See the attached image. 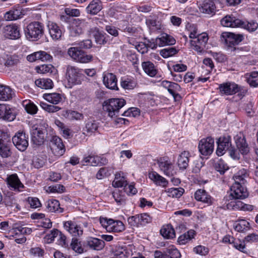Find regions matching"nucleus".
<instances>
[{
  "mask_svg": "<svg viewBox=\"0 0 258 258\" xmlns=\"http://www.w3.org/2000/svg\"><path fill=\"white\" fill-rule=\"evenodd\" d=\"M246 174L244 170L240 171L234 175V183L231 187L229 198L231 200H242L248 197V192L244 184Z\"/></svg>",
  "mask_w": 258,
  "mask_h": 258,
  "instance_id": "f257e3e1",
  "label": "nucleus"
},
{
  "mask_svg": "<svg viewBox=\"0 0 258 258\" xmlns=\"http://www.w3.org/2000/svg\"><path fill=\"white\" fill-rule=\"evenodd\" d=\"M125 101L123 98H111L105 101L103 106L104 110L110 117L118 116L119 110L125 104Z\"/></svg>",
  "mask_w": 258,
  "mask_h": 258,
  "instance_id": "f03ea898",
  "label": "nucleus"
},
{
  "mask_svg": "<svg viewBox=\"0 0 258 258\" xmlns=\"http://www.w3.org/2000/svg\"><path fill=\"white\" fill-rule=\"evenodd\" d=\"M222 37L224 39L225 43L229 51L239 52V48L236 47V45L242 41L243 39L242 35L231 32H224L222 33Z\"/></svg>",
  "mask_w": 258,
  "mask_h": 258,
  "instance_id": "7ed1b4c3",
  "label": "nucleus"
},
{
  "mask_svg": "<svg viewBox=\"0 0 258 258\" xmlns=\"http://www.w3.org/2000/svg\"><path fill=\"white\" fill-rule=\"evenodd\" d=\"M84 75L83 70L74 66H68L66 70V78L71 86L81 84Z\"/></svg>",
  "mask_w": 258,
  "mask_h": 258,
  "instance_id": "20e7f679",
  "label": "nucleus"
},
{
  "mask_svg": "<svg viewBox=\"0 0 258 258\" xmlns=\"http://www.w3.org/2000/svg\"><path fill=\"white\" fill-rule=\"evenodd\" d=\"M43 25L39 22H33L28 24L25 30L27 38L32 40L40 39L44 33Z\"/></svg>",
  "mask_w": 258,
  "mask_h": 258,
  "instance_id": "39448f33",
  "label": "nucleus"
},
{
  "mask_svg": "<svg viewBox=\"0 0 258 258\" xmlns=\"http://www.w3.org/2000/svg\"><path fill=\"white\" fill-rule=\"evenodd\" d=\"M68 55L75 61L80 63H88L93 60V56L88 54L77 47H72L68 50Z\"/></svg>",
  "mask_w": 258,
  "mask_h": 258,
  "instance_id": "423d86ee",
  "label": "nucleus"
},
{
  "mask_svg": "<svg viewBox=\"0 0 258 258\" xmlns=\"http://www.w3.org/2000/svg\"><path fill=\"white\" fill-rule=\"evenodd\" d=\"M30 132L31 141L36 146L43 144L46 133L45 126L41 124L34 125L32 126Z\"/></svg>",
  "mask_w": 258,
  "mask_h": 258,
  "instance_id": "0eeeda50",
  "label": "nucleus"
},
{
  "mask_svg": "<svg viewBox=\"0 0 258 258\" xmlns=\"http://www.w3.org/2000/svg\"><path fill=\"white\" fill-rule=\"evenodd\" d=\"M49 147L52 154L56 157L61 156L66 151L62 140L57 136L52 137L49 143Z\"/></svg>",
  "mask_w": 258,
  "mask_h": 258,
  "instance_id": "6e6552de",
  "label": "nucleus"
},
{
  "mask_svg": "<svg viewBox=\"0 0 258 258\" xmlns=\"http://www.w3.org/2000/svg\"><path fill=\"white\" fill-rule=\"evenodd\" d=\"M208 40V36L207 33L199 34L195 39L190 40L191 47L197 52L201 53L203 51Z\"/></svg>",
  "mask_w": 258,
  "mask_h": 258,
  "instance_id": "1a4fd4ad",
  "label": "nucleus"
},
{
  "mask_svg": "<svg viewBox=\"0 0 258 258\" xmlns=\"http://www.w3.org/2000/svg\"><path fill=\"white\" fill-rule=\"evenodd\" d=\"M157 164L160 170L168 176H172L176 173L172 163L166 158H160L157 160Z\"/></svg>",
  "mask_w": 258,
  "mask_h": 258,
  "instance_id": "9d476101",
  "label": "nucleus"
},
{
  "mask_svg": "<svg viewBox=\"0 0 258 258\" xmlns=\"http://www.w3.org/2000/svg\"><path fill=\"white\" fill-rule=\"evenodd\" d=\"M214 140L211 137L202 139L199 144V150L203 155L207 156L212 153L214 150Z\"/></svg>",
  "mask_w": 258,
  "mask_h": 258,
  "instance_id": "9b49d317",
  "label": "nucleus"
},
{
  "mask_svg": "<svg viewBox=\"0 0 258 258\" xmlns=\"http://www.w3.org/2000/svg\"><path fill=\"white\" fill-rule=\"evenodd\" d=\"M217 143L216 154L219 156L224 155L226 151H228L232 147L231 139L229 136L219 138Z\"/></svg>",
  "mask_w": 258,
  "mask_h": 258,
  "instance_id": "f8f14e48",
  "label": "nucleus"
},
{
  "mask_svg": "<svg viewBox=\"0 0 258 258\" xmlns=\"http://www.w3.org/2000/svg\"><path fill=\"white\" fill-rule=\"evenodd\" d=\"M2 34L5 38L11 39H17L20 37L19 27L15 24L4 26L2 29Z\"/></svg>",
  "mask_w": 258,
  "mask_h": 258,
  "instance_id": "ddd939ff",
  "label": "nucleus"
},
{
  "mask_svg": "<svg viewBox=\"0 0 258 258\" xmlns=\"http://www.w3.org/2000/svg\"><path fill=\"white\" fill-rule=\"evenodd\" d=\"M175 43L174 38L166 33H163L155 39V41L151 43L149 47L152 49H155L157 46L162 47L165 45H172Z\"/></svg>",
  "mask_w": 258,
  "mask_h": 258,
  "instance_id": "4468645a",
  "label": "nucleus"
},
{
  "mask_svg": "<svg viewBox=\"0 0 258 258\" xmlns=\"http://www.w3.org/2000/svg\"><path fill=\"white\" fill-rule=\"evenodd\" d=\"M28 138L25 133L18 132L13 137L12 141L16 147L21 151H24L28 146Z\"/></svg>",
  "mask_w": 258,
  "mask_h": 258,
  "instance_id": "2eb2a0df",
  "label": "nucleus"
},
{
  "mask_svg": "<svg viewBox=\"0 0 258 258\" xmlns=\"http://www.w3.org/2000/svg\"><path fill=\"white\" fill-rule=\"evenodd\" d=\"M219 92L221 95H232L240 90V87L233 82H226L219 86Z\"/></svg>",
  "mask_w": 258,
  "mask_h": 258,
  "instance_id": "dca6fc26",
  "label": "nucleus"
},
{
  "mask_svg": "<svg viewBox=\"0 0 258 258\" xmlns=\"http://www.w3.org/2000/svg\"><path fill=\"white\" fill-rule=\"evenodd\" d=\"M63 227L74 237H80L83 235L82 228L74 221L70 220L64 222Z\"/></svg>",
  "mask_w": 258,
  "mask_h": 258,
  "instance_id": "f3484780",
  "label": "nucleus"
},
{
  "mask_svg": "<svg viewBox=\"0 0 258 258\" xmlns=\"http://www.w3.org/2000/svg\"><path fill=\"white\" fill-rule=\"evenodd\" d=\"M105 246V242L102 239L94 237H89L84 242V247L94 250H102Z\"/></svg>",
  "mask_w": 258,
  "mask_h": 258,
  "instance_id": "a211bd4d",
  "label": "nucleus"
},
{
  "mask_svg": "<svg viewBox=\"0 0 258 258\" xmlns=\"http://www.w3.org/2000/svg\"><path fill=\"white\" fill-rule=\"evenodd\" d=\"M9 187L15 191H20L24 186L16 174L8 176L6 179Z\"/></svg>",
  "mask_w": 258,
  "mask_h": 258,
  "instance_id": "6ab92c4d",
  "label": "nucleus"
},
{
  "mask_svg": "<svg viewBox=\"0 0 258 258\" xmlns=\"http://www.w3.org/2000/svg\"><path fill=\"white\" fill-rule=\"evenodd\" d=\"M16 115L9 105L0 104V119L11 121L15 119Z\"/></svg>",
  "mask_w": 258,
  "mask_h": 258,
  "instance_id": "aec40b11",
  "label": "nucleus"
},
{
  "mask_svg": "<svg viewBox=\"0 0 258 258\" xmlns=\"http://www.w3.org/2000/svg\"><path fill=\"white\" fill-rule=\"evenodd\" d=\"M161 86L167 89L174 99L179 96L177 92L181 90V87L178 84L164 80L161 82Z\"/></svg>",
  "mask_w": 258,
  "mask_h": 258,
  "instance_id": "412c9836",
  "label": "nucleus"
},
{
  "mask_svg": "<svg viewBox=\"0 0 258 258\" xmlns=\"http://www.w3.org/2000/svg\"><path fill=\"white\" fill-rule=\"evenodd\" d=\"M199 7L200 11L202 13L213 14L215 12L216 6L213 0H203Z\"/></svg>",
  "mask_w": 258,
  "mask_h": 258,
  "instance_id": "4be33fe9",
  "label": "nucleus"
},
{
  "mask_svg": "<svg viewBox=\"0 0 258 258\" xmlns=\"http://www.w3.org/2000/svg\"><path fill=\"white\" fill-rule=\"evenodd\" d=\"M117 78L112 73H106L104 75L103 82L104 85L111 90H118Z\"/></svg>",
  "mask_w": 258,
  "mask_h": 258,
  "instance_id": "5701e85b",
  "label": "nucleus"
},
{
  "mask_svg": "<svg viewBox=\"0 0 258 258\" xmlns=\"http://www.w3.org/2000/svg\"><path fill=\"white\" fill-rule=\"evenodd\" d=\"M91 32L94 37L97 43L104 45L108 42L109 37L104 32L99 31L96 27L91 29Z\"/></svg>",
  "mask_w": 258,
  "mask_h": 258,
  "instance_id": "b1692460",
  "label": "nucleus"
},
{
  "mask_svg": "<svg viewBox=\"0 0 258 258\" xmlns=\"http://www.w3.org/2000/svg\"><path fill=\"white\" fill-rule=\"evenodd\" d=\"M103 9L102 3L100 0H92L86 8L87 14L91 15H97Z\"/></svg>",
  "mask_w": 258,
  "mask_h": 258,
  "instance_id": "393cba45",
  "label": "nucleus"
},
{
  "mask_svg": "<svg viewBox=\"0 0 258 258\" xmlns=\"http://www.w3.org/2000/svg\"><path fill=\"white\" fill-rule=\"evenodd\" d=\"M84 21L79 19H74L70 28V35L75 37L83 32Z\"/></svg>",
  "mask_w": 258,
  "mask_h": 258,
  "instance_id": "a878e982",
  "label": "nucleus"
},
{
  "mask_svg": "<svg viewBox=\"0 0 258 258\" xmlns=\"http://www.w3.org/2000/svg\"><path fill=\"white\" fill-rule=\"evenodd\" d=\"M15 95L14 91L8 86L0 85V100L3 101L12 99Z\"/></svg>",
  "mask_w": 258,
  "mask_h": 258,
  "instance_id": "bb28decb",
  "label": "nucleus"
},
{
  "mask_svg": "<svg viewBox=\"0 0 258 258\" xmlns=\"http://www.w3.org/2000/svg\"><path fill=\"white\" fill-rule=\"evenodd\" d=\"M47 26L49 34L52 39L57 40L61 38L62 34V31L56 23L49 22Z\"/></svg>",
  "mask_w": 258,
  "mask_h": 258,
  "instance_id": "cd10ccee",
  "label": "nucleus"
},
{
  "mask_svg": "<svg viewBox=\"0 0 258 258\" xmlns=\"http://www.w3.org/2000/svg\"><path fill=\"white\" fill-rule=\"evenodd\" d=\"M235 143L239 151L243 154H246L249 152V148L246 142L244 136L239 134L235 137Z\"/></svg>",
  "mask_w": 258,
  "mask_h": 258,
  "instance_id": "c85d7f7f",
  "label": "nucleus"
},
{
  "mask_svg": "<svg viewBox=\"0 0 258 258\" xmlns=\"http://www.w3.org/2000/svg\"><path fill=\"white\" fill-rule=\"evenodd\" d=\"M241 20L232 16H226L221 20V25L227 27H236L239 26Z\"/></svg>",
  "mask_w": 258,
  "mask_h": 258,
  "instance_id": "c756f323",
  "label": "nucleus"
},
{
  "mask_svg": "<svg viewBox=\"0 0 258 258\" xmlns=\"http://www.w3.org/2000/svg\"><path fill=\"white\" fill-rule=\"evenodd\" d=\"M61 115L71 120H81L84 119V115L82 113L71 109L63 110Z\"/></svg>",
  "mask_w": 258,
  "mask_h": 258,
  "instance_id": "7c9ffc66",
  "label": "nucleus"
},
{
  "mask_svg": "<svg viewBox=\"0 0 258 258\" xmlns=\"http://www.w3.org/2000/svg\"><path fill=\"white\" fill-rule=\"evenodd\" d=\"M99 126L98 122L93 119H89L85 124L83 130V134L86 136H91L97 131Z\"/></svg>",
  "mask_w": 258,
  "mask_h": 258,
  "instance_id": "2f4dec72",
  "label": "nucleus"
},
{
  "mask_svg": "<svg viewBox=\"0 0 258 258\" xmlns=\"http://www.w3.org/2000/svg\"><path fill=\"white\" fill-rule=\"evenodd\" d=\"M195 198L199 201L208 204L212 203L211 197L204 189H200L195 193Z\"/></svg>",
  "mask_w": 258,
  "mask_h": 258,
  "instance_id": "473e14b6",
  "label": "nucleus"
},
{
  "mask_svg": "<svg viewBox=\"0 0 258 258\" xmlns=\"http://www.w3.org/2000/svg\"><path fill=\"white\" fill-rule=\"evenodd\" d=\"M190 156L189 152L186 151L182 152L179 155L178 158L177 164L180 169H185L187 167Z\"/></svg>",
  "mask_w": 258,
  "mask_h": 258,
  "instance_id": "72a5a7b5",
  "label": "nucleus"
},
{
  "mask_svg": "<svg viewBox=\"0 0 258 258\" xmlns=\"http://www.w3.org/2000/svg\"><path fill=\"white\" fill-rule=\"evenodd\" d=\"M149 177L157 185L165 187L168 184V181L156 172L153 171L149 173Z\"/></svg>",
  "mask_w": 258,
  "mask_h": 258,
  "instance_id": "f704fd0d",
  "label": "nucleus"
},
{
  "mask_svg": "<svg viewBox=\"0 0 258 258\" xmlns=\"http://www.w3.org/2000/svg\"><path fill=\"white\" fill-rule=\"evenodd\" d=\"M142 67L145 73L151 77L155 76L158 72L154 64L150 61L143 62Z\"/></svg>",
  "mask_w": 258,
  "mask_h": 258,
  "instance_id": "c9c22d12",
  "label": "nucleus"
},
{
  "mask_svg": "<svg viewBox=\"0 0 258 258\" xmlns=\"http://www.w3.org/2000/svg\"><path fill=\"white\" fill-rule=\"evenodd\" d=\"M58 201L54 199L49 200L46 202V208L48 211L50 212L62 213L63 209L59 207Z\"/></svg>",
  "mask_w": 258,
  "mask_h": 258,
  "instance_id": "e433bc0d",
  "label": "nucleus"
},
{
  "mask_svg": "<svg viewBox=\"0 0 258 258\" xmlns=\"http://www.w3.org/2000/svg\"><path fill=\"white\" fill-rule=\"evenodd\" d=\"M160 233L167 239H172L175 237V231L170 224L164 225L160 230Z\"/></svg>",
  "mask_w": 258,
  "mask_h": 258,
  "instance_id": "4c0bfd02",
  "label": "nucleus"
},
{
  "mask_svg": "<svg viewBox=\"0 0 258 258\" xmlns=\"http://www.w3.org/2000/svg\"><path fill=\"white\" fill-rule=\"evenodd\" d=\"M23 15L22 12L19 9H12L6 12L4 19L6 21H13L21 18Z\"/></svg>",
  "mask_w": 258,
  "mask_h": 258,
  "instance_id": "58836bf2",
  "label": "nucleus"
},
{
  "mask_svg": "<svg viewBox=\"0 0 258 258\" xmlns=\"http://www.w3.org/2000/svg\"><path fill=\"white\" fill-rule=\"evenodd\" d=\"M22 105L26 111L30 114H35L37 112L38 108L33 102L29 100H25L22 101Z\"/></svg>",
  "mask_w": 258,
  "mask_h": 258,
  "instance_id": "ea45409f",
  "label": "nucleus"
},
{
  "mask_svg": "<svg viewBox=\"0 0 258 258\" xmlns=\"http://www.w3.org/2000/svg\"><path fill=\"white\" fill-rule=\"evenodd\" d=\"M43 97L46 101L53 104H57L62 100L61 95L57 93L45 94Z\"/></svg>",
  "mask_w": 258,
  "mask_h": 258,
  "instance_id": "a19ab883",
  "label": "nucleus"
},
{
  "mask_svg": "<svg viewBox=\"0 0 258 258\" xmlns=\"http://www.w3.org/2000/svg\"><path fill=\"white\" fill-rule=\"evenodd\" d=\"M195 231L193 230H190L182 235H181L177 240L178 243L180 244H185L194 237Z\"/></svg>",
  "mask_w": 258,
  "mask_h": 258,
  "instance_id": "79ce46f5",
  "label": "nucleus"
},
{
  "mask_svg": "<svg viewBox=\"0 0 258 258\" xmlns=\"http://www.w3.org/2000/svg\"><path fill=\"white\" fill-rule=\"evenodd\" d=\"M35 84L38 87L45 89L52 88L53 85L52 80L48 78L37 79L35 81Z\"/></svg>",
  "mask_w": 258,
  "mask_h": 258,
  "instance_id": "37998d69",
  "label": "nucleus"
},
{
  "mask_svg": "<svg viewBox=\"0 0 258 258\" xmlns=\"http://www.w3.org/2000/svg\"><path fill=\"white\" fill-rule=\"evenodd\" d=\"M127 181L123 176L120 173H116L115 175V178L112 181V185L115 187H121L127 185Z\"/></svg>",
  "mask_w": 258,
  "mask_h": 258,
  "instance_id": "c03bdc74",
  "label": "nucleus"
},
{
  "mask_svg": "<svg viewBox=\"0 0 258 258\" xmlns=\"http://www.w3.org/2000/svg\"><path fill=\"white\" fill-rule=\"evenodd\" d=\"M20 62V59L17 55H7L5 59V66L8 68L14 67Z\"/></svg>",
  "mask_w": 258,
  "mask_h": 258,
  "instance_id": "a18cd8bd",
  "label": "nucleus"
},
{
  "mask_svg": "<svg viewBox=\"0 0 258 258\" xmlns=\"http://www.w3.org/2000/svg\"><path fill=\"white\" fill-rule=\"evenodd\" d=\"M72 249L76 253L81 254L84 252V247L82 246L81 241L76 237H74L72 239L71 243Z\"/></svg>",
  "mask_w": 258,
  "mask_h": 258,
  "instance_id": "49530a36",
  "label": "nucleus"
},
{
  "mask_svg": "<svg viewBox=\"0 0 258 258\" xmlns=\"http://www.w3.org/2000/svg\"><path fill=\"white\" fill-rule=\"evenodd\" d=\"M11 142L0 144V156L3 158H8L12 154L10 148Z\"/></svg>",
  "mask_w": 258,
  "mask_h": 258,
  "instance_id": "de8ad7c7",
  "label": "nucleus"
},
{
  "mask_svg": "<svg viewBox=\"0 0 258 258\" xmlns=\"http://www.w3.org/2000/svg\"><path fill=\"white\" fill-rule=\"evenodd\" d=\"M240 27L246 29L250 32H253L255 31L258 28V24L254 21L250 22H244L241 20V23L239 24Z\"/></svg>",
  "mask_w": 258,
  "mask_h": 258,
  "instance_id": "09e8293b",
  "label": "nucleus"
},
{
  "mask_svg": "<svg viewBox=\"0 0 258 258\" xmlns=\"http://www.w3.org/2000/svg\"><path fill=\"white\" fill-rule=\"evenodd\" d=\"M247 83L252 87L258 86V72H252L249 74L246 75Z\"/></svg>",
  "mask_w": 258,
  "mask_h": 258,
  "instance_id": "8fccbe9b",
  "label": "nucleus"
},
{
  "mask_svg": "<svg viewBox=\"0 0 258 258\" xmlns=\"http://www.w3.org/2000/svg\"><path fill=\"white\" fill-rule=\"evenodd\" d=\"M237 200H231V201L226 204V208L228 209H233L238 210H245V206L242 202L236 201Z\"/></svg>",
  "mask_w": 258,
  "mask_h": 258,
  "instance_id": "3c124183",
  "label": "nucleus"
},
{
  "mask_svg": "<svg viewBox=\"0 0 258 258\" xmlns=\"http://www.w3.org/2000/svg\"><path fill=\"white\" fill-rule=\"evenodd\" d=\"M214 167L216 170L219 172L221 174H224L225 171L229 169L227 164L221 159L218 160L215 163Z\"/></svg>",
  "mask_w": 258,
  "mask_h": 258,
  "instance_id": "603ef678",
  "label": "nucleus"
},
{
  "mask_svg": "<svg viewBox=\"0 0 258 258\" xmlns=\"http://www.w3.org/2000/svg\"><path fill=\"white\" fill-rule=\"evenodd\" d=\"M249 223L245 220H240L235 223V230L238 232H243L249 229Z\"/></svg>",
  "mask_w": 258,
  "mask_h": 258,
  "instance_id": "864d4df0",
  "label": "nucleus"
},
{
  "mask_svg": "<svg viewBox=\"0 0 258 258\" xmlns=\"http://www.w3.org/2000/svg\"><path fill=\"white\" fill-rule=\"evenodd\" d=\"M166 191L168 194V197L179 198L182 195L184 189L182 188H171L168 189Z\"/></svg>",
  "mask_w": 258,
  "mask_h": 258,
  "instance_id": "5fc2aeb1",
  "label": "nucleus"
},
{
  "mask_svg": "<svg viewBox=\"0 0 258 258\" xmlns=\"http://www.w3.org/2000/svg\"><path fill=\"white\" fill-rule=\"evenodd\" d=\"M177 53V50L174 47H169L160 50V54L164 58H168Z\"/></svg>",
  "mask_w": 258,
  "mask_h": 258,
  "instance_id": "6e6d98bb",
  "label": "nucleus"
},
{
  "mask_svg": "<svg viewBox=\"0 0 258 258\" xmlns=\"http://www.w3.org/2000/svg\"><path fill=\"white\" fill-rule=\"evenodd\" d=\"M166 252L168 253L167 258H180L181 256L179 251L173 245L169 246L166 249Z\"/></svg>",
  "mask_w": 258,
  "mask_h": 258,
  "instance_id": "4d7b16f0",
  "label": "nucleus"
},
{
  "mask_svg": "<svg viewBox=\"0 0 258 258\" xmlns=\"http://www.w3.org/2000/svg\"><path fill=\"white\" fill-rule=\"evenodd\" d=\"M83 162L86 163L87 165L89 164L91 166H97L100 162L99 158L97 156L94 155H89L85 158L83 160Z\"/></svg>",
  "mask_w": 258,
  "mask_h": 258,
  "instance_id": "13d9d810",
  "label": "nucleus"
},
{
  "mask_svg": "<svg viewBox=\"0 0 258 258\" xmlns=\"http://www.w3.org/2000/svg\"><path fill=\"white\" fill-rule=\"evenodd\" d=\"M40 106L44 110L49 113L56 112L61 109V108L58 106L48 104L44 102H41L40 103Z\"/></svg>",
  "mask_w": 258,
  "mask_h": 258,
  "instance_id": "bf43d9fd",
  "label": "nucleus"
},
{
  "mask_svg": "<svg viewBox=\"0 0 258 258\" xmlns=\"http://www.w3.org/2000/svg\"><path fill=\"white\" fill-rule=\"evenodd\" d=\"M112 170L107 167L101 168L96 174V178L101 179L105 177L109 176L111 173Z\"/></svg>",
  "mask_w": 258,
  "mask_h": 258,
  "instance_id": "052dcab7",
  "label": "nucleus"
},
{
  "mask_svg": "<svg viewBox=\"0 0 258 258\" xmlns=\"http://www.w3.org/2000/svg\"><path fill=\"white\" fill-rule=\"evenodd\" d=\"M35 55H36L37 60L49 61L52 59V57L50 54L43 51L35 52Z\"/></svg>",
  "mask_w": 258,
  "mask_h": 258,
  "instance_id": "680f3d73",
  "label": "nucleus"
},
{
  "mask_svg": "<svg viewBox=\"0 0 258 258\" xmlns=\"http://www.w3.org/2000/svg\"><path fill=\"white\" fill-rule=\"evenodd\" d=\"M113 219H107L106 218H100V222L101 225L108 231L111 232L112 224H113Z\"/></svg>",
  "mask_w": 258,
  "mask_h": 258,
  "instance_id": "e2e57ef3",
  "label": "nucleus"
},
{
  "mask_svg": "<svg viewBox=\"0 0 258 258\" xmlns=\"http://www.w3.org/2000/svg\"><path fill=\"white\" fill-rule=\"evenodd\" d=\"M112 223L111 231L119 232L124 230V226L121 221L113 220Z\"/></svg>",
  "mask_w": 258,
  "mask_h": 258,
  "instance_id": "0e129e2a",
  "label": "nucleus"
},
{
  "mask_svg": "<svg viewBox=\"0 0 258 258\" xmlns=\"http://www.w3.org/2000/svg\"><path fill=\"white\" fill-rule=\"evenodd\" d=\"M53 67L51 64H42L37 67L36 70L38 73L45 74L47 73H52Z\"/></svg>",
  "mask_w": 258,
  "mask_h": 258,
  "instance_id": "69168bd1",
  "label": "nucleus"
},
{
  "mask_svg": "<svg viewBox=\"0 0 258 258\" xmlns=\"http://www.w3.org/2000/svg\"><path fill=\"white\" fill-rule=\"evenodd\" d=\"M193 251L196 254L201 255L202 256H205L208 254L209 251V249L207 247L203 245H198L195 247Z\"/></svg>",
  "mask_w": 258,
  "mask_h": 258,
  "instance_id": "338daca9",
  "label": "nucleus"
},
{
  "mask_svg": "<svg viewBox=\"0 0 258 258\" xmlns=\"http://www.w3.org/2000/svg\"><path fill=\"white\" fill-rule=\"evenodd\" d=\"M11 136L10 134L4 131L0 130V144L10 142Z\"/></svg>",
  "mask_w": 258,
  "mask_h": 258,
  "instance_id": "774afa93",
  "label": "nucleus"
}]
</instances>
